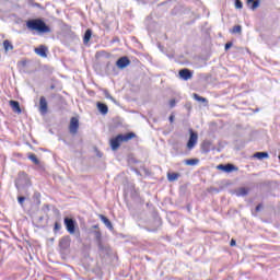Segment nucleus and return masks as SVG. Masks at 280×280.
<instances>
[{"instance_id": "f257e3e1", "label": "nucleus", "mask_w": 280, "mask_h": 280, "mask_svg": "<svg viewBox=\"0 0 280 280\" xmlns=\"http://www.w3.org/2000/svg\"><path fill=\"white\" fill-rule=\"evenodd\" d=\"M26 27L30 32H37V34H51V28L40 18L26 21Z\"/></svg>"}, {"instance_id": "f03ea898", "label": "nucleus", "mask_w": 280, "mask_h": 280, "mask_svg": "<svg viewBox=\"0 0 280 280\" xmlns=\"http://www.w3.org/2000/svg\"><path fill=\"white\" fill-rule=\"evenodd\" d=\"M136 137H137V135H135V132H128L126 135H118L110 140V148L114 151L119 150V147L121 145V143H126V142L130 141V139H135Z\"/></svg>"}, {"instance_id": "7ed1b4c3", "label": "nucleus", "mask_w": 280, "mask_h": 280, "mask_svg": "<svg viewBox=\"0 0 280 280\" xmlns=\"http://www.w3.org/2000/svg\"><path fill=\"white\" fill-rule=\"evenodd\" d=\"M31 185L32 179L30 178V175H27L25 171L19 172L18 177L15 178V187L18 191H21V189H28Z\"/></svg>"}, {"instance_id": "20e7f679", "label": "nucleus", "mask_w": 280, "mask_h": 280, "mask_svg": "<svg viewBox=\"0 0 280 280\" xmlns=\"http://www.w3.org/2000/svg\"><path fill=\"white\" fill-rule=\"evenodd\" d=\"M59 247L61 253H69V248L71 247V237L63 236L59 242Z\"/></svg>"}, {"instance_id": "39448f33", "label": "nucleus", "mask_w": 280, "mask_h": 280, "mask_svg": "<svg viewBox=\"0 0 280 280\" xmlns=\"http://www.w3.org/2000/svg\"><path fill=\"white\" fill-rule=\"evenodd\" d=\"M189 139L187 142V149L188 150H194V148H196V143H198V133H196V131L194 130H189Z\"/></svg>"}, {"instance_id": "423d86ee", "label": "nucleus", "mask_w": 280, "mask_h": 280, "mask_svg": "<svg viewBox=\"0 0 280 280\" xmlns=\"http://www.w3.org/2000/svg\"><path fill=\"white\" fill-rule=\"evenodd\" d=\"M63 224H65L68 233H70V235H73V233H75V220H73L69 217H66L63 219Z\"/></svg>"}, {"instance_id": "0eeeda50", "label": "nucleus", "mask_w": 280, "mask_h": 280, "mask_svg": "<svg viewBox=\"0 0 280 280\" xmlns=\"http://www.w3.org/2000/svg\"><path fill=\"white\" fill-rule=\"evenodd\" d=\"M80 129V120L78 117H72L70 119L69 132L70 135H78V130Z\"/></svg>"}, {"instance_id": "6e6552de", "label": "nucleus", "mask_w": 280, "mask_h": 280, "mask_svg": "<svg viewBox=\"0 0 280 280\" xmlns=\"http://www.w3.org/2000/svg\"><path fill=\"white\" fill-rule=\"evenodd\" d=\"M180 80H191L194 78V72L187 68L180 69L179 72Z\"/></svg>"}, {"instance_id": "1a4fd4ad", "label": "nucleus", "mask_w": 280, "mask_h": 280, "mask_svg": "<svg viewBox=\"0 0 280 280\" xmlns=\"http://www.w3.org/2000/svg\"><path fill=\"white\" fill-rule=\"evenodd\" d=\"M130 66V59H128V57H120L117 61H116V67H118V69H126V67Z\"/></svg>"}, {"instance_id": "9d476101", "label": "nucleus", "mask_w": 280, "mask_h": 280, "mask_svg": "<svg viewBox=\"0 0 280 280\" xmlns=\"http://www.w3.org/2000/svg\"><path fill=\"white\" fill-rule=\"evenodd\" d=\"M39 113L47 115V98H45V96H40L39 98Z\"/></svg>"}, {"instance_id": "9b49d317", "label": "nucleus", "mask_w": 280, "mask_h": 280, "mask_svg": "<svg viewBox=\"0 0 280 280\" xmlns=\"http://www.w3.org/2000/svg\"><path fill=\"white\" fill-rule=\"evenodd\" d=\"M10 106H11L13 113H16L18 115H21V113H23L19 101H10Z\"/></svg>"}, {"instance_id": "f8f14e48", "label": "nucleus", "mask_w": 280, "mask_h": 280, "mask_svg": "<svg viewBox=\"0 0 280 280\" xmlns=\"http://www.w3.org/2000/svg\"><path fill=\"white\" fill-rule=\"evenodd\" d=\"M218 170H222L223 172H235L237 170V167H235V165L233 164H220L218 166Z\"/></svg>"}, {"instance_id": "ddd939ff", "label": "nucleus", "mask_w": 280, "mask_h": 280, "mask_svg": "<svg viewBox=\"0 0 280 280\" xmlns=\"http://www.w3.org/2000/svg\"><path fill=\"white\" fill-rule=\"evenodd\" d=\"M100 220L105 224V226L109 230L113 231V222L108 218H106L104 214H100Z\"/></svg>"}, {"instance_id": "4468645a", "label": "nucleus", "mask_w": 280, "mask_h": 280, "mask_svg": "<svg viewBox=\"0 0 280 280\" xmlns=\"http://www.w3.org/2000/svg\"><path fill=\"white\" fill-rule=\"evenodd\" d=\"M35 54L42 58H47V47L39 46L38 48H35Z\"/></svg>"}, {"instance_id": "2eb2a0df", "label": "nucleus", "mask_w": 280, "mask_h": 280, "mask_svg": "<svg viewBox=\"0 0 280 280\" xmlns=\"http://www.w3.org/2000/svg\"><path fill=\"white\" fill-rule=\"evenodd\" d=\"M96 106L101 115H108V105L98 102Z\"/></svg>"}, {"instance_id": "dca6fc26", "label": "nucleus", "mask_w": 280, "mask_h": 280, "mask_svg": "<svg viewBox=\"0 0 280 280\" xmlns=\"http://www.w3.org/2000/svg\"><path fill=\"white\" fill-rule=\"evenodd\" d=\"M259 3H261L259 0H247L249 10H257V8H259Z\"/></svg>"}, {"instance_id": "f3484780", "label": "nucleus", "mask_w": 280, "mask_h": 280, "mask_svg": "<svg viewBox=\"0 0 280 280\" xmlns=\"http://www.w3.org/2000/svg\"><path fill=\"white\" fill-rule=\"evenodd\" d=\"M194 100H196V102H201L202 104H205V106H209V100L198 95L197 93L192 94Z\"/></svg>"}, {"instance_id": "a211bd4d", "label": "nucleus", "mask_w": 280, "mask_h": 280, "mask_svg": "<svg viewBox=\"0 0 280 280\" xmlns=\"http://www.w3.org/2000/svg\"><path fill=\"white\" fill-rule=\"evenodd\" d=\"M91 36H93V31H91V28H88L83 36L84 45L89 44V42L91 40Z\"/></svg>"}, {"instance_id": "6ab92c4d", "label": "nucleus", "mask_w": 280, "mask_h": 280, "mask_svg": "<svg viewBox=\"0 0 280 280\" xmlns=\"http://www.w3.org/2000/svg\"><path fill=\"white\" fill-rule=\"evenodd\" d=\"M248 188H246V187H241V188H237L236 190H235V194H236V196H238V197H241V196H248Z\"/></svg>"}, {"instance_id": "aec40b11", "label": "nucleus", "mask_w": 280, "mask_h": 280, "mask_svg": "<svg viewBox=\"0 0 280 280\" xmlns=\"http://www.w3.org/2000/svg\"><path fill=\"white\" fill-rule=\"evenodd\" d=\"M178 178H180L179 173H168L167 174V179L170 180V183H174V180H178Z\"/></svg>"}, {"instance_id": "412c9836", "label": "nucleus", "mask_w": 280, "mask_h": 280, "mask_svg": "<svg viewBox=\"0 0 280 280\" xmlns=\"http://www.w3.org/2000/svg\"><path fill=\"white\" fill-rule=\"evenodd\" d=\"M268 152H256L254 154V159H258V161H262V159H268Z\"/></svg>"}, {"instance_id": "4be33fe9", "label": "nucleus", "mask_w": 280, "mask_h": 280, "mask_svg": "<svg viewBox=\"0 0 280 280\" xmlns=\"http://www.w3.org/2000/svg\"><path fill=\"white\" fill-rule=\"evenodd\" d=\"M3 47H4V51H12V49H14V46L8 39L3 42Z\"/></svg>"}, {"instance_id": "5701e85b", "label": "nucleus", "mask_w": 280, "mask_h": 280, "mask_svg": "<svg viewBox=\"0 0 280 280\" xmlns=\"http://www.w3.org/2000/svg\"><path fill=\"white\" fill-rule=\"evenodd\" d=\"M184 163H185V165L194 166V165H198L200 163V160L189 159V160H185Z\"/></svg>"}, {"instance_id": "b1692460", "label": "nucleus", "mask_w": 280, "mask_h": 280, "mask_svg": "<svg viewBox=\"0 0 280 280\" xmlns=\"http://www.w3.org/2000/svg\"><path fill=\"white\" fill-rule=\"evenodd\" d=\"M30 161H32L35 165H40V160L36 156V154L31 153L28 155Z\"/></svg>"}, {"instance_id": "393cba45", "label": "nucleus", "mask_w": 280, "mask_h": 280, "mask_svg": "<svg viewBox=\"0 0 280 280\" xmlns=\"http://www.w3.org/2000/svg\"><path fill=\"white\" fill-rule=\"evenodd\" d=\"M210 147L211 144L209 142H203L201 145L202 152H205L206 154L209 153L211 151Z\"/></svg>"}, {"instance_id": "a878e982", "label": "nucleus", "mask_w": 280, "mask_h": 280, "mask_svg": "<svg viewBox=\"0 0 280 280\" xmlns=\"http://www.w3.org/2000/svg\"><path fill=\"white\" fill-rule=\"evenodd\" d=\"M104 96L106 97V100H110L114 104H117V101L115 100V97H113V95H110L108 90L104 91Z\"/></svg>"}, {"instance_id": "bb28decb", "label": "nucleus", "mask_w": 280, "mask_h": 280, "mask_svg": "<svg viewBox=\"0 0 280 280\" xmlns=\"http://www.w3.org/2000/svg\"><path fill=\"white\" fill-rule=\"evenodd\" d=\"M94 238H95V242H102V232L100 230H95L94 232Z\"/></svg>"}, {"instance_id": "cd10ccee", "label": "nucleus", "mask_w": 280, "mask_h": 280, "mask_svg": "<svg viewBox=\"0 0 280 280\" xmlns=\"http://www.w3.org/2000/svg\"><path fill=\"white\" fill-rule=\"evenodd\" d=\"M230 32L231 34H242V25H235Z\"/></svg>"}, {"instance_id": "c85d7f7f", "label": "nucleus", "mask_w": 280, "mask_h": 280, "mask_svg": "<svg viewBox=\"0 0 280 280\" xmlns=\"http://www.w3.org/2000/svg\"><path fill=\"white\" fill-rule=\"evenodd\" d=\"M244 8V4L242 3L241 0H235V9L236 10H242Z\"/></svg>"}, {"instance_id": "c756f323", "label": "nucleus", "mask_w": 280, "mask_h": 280, "mask_svg": "<svg viewBox=\"0 0 280 280\" xmlns=\"http://www.w3.org/2000/svg\"><path fill=\"white\" fill-rule=\"evenodd\" d=\"M60 229H62V224H60V222H55V226H54V231L55 233H58V231H60Z\"/></svg>"}, {"instance_id": "7c9ffc66", "label": "nucleus", "mask_w": 280, "mask_h": 280, "mask_svg": "<svg viewBox=\"0 0 280 280\" xmlns=\"http://www.w3.org/2000/svg\"><path fill=\"white\" fill-rule=\"evenodd\" d=\"M96 244L98 246V250H102V252L106 250V246H104V243L102 241H98Z\"/></svg>"}, {"instance_id": "2f4dec72", "label": "nucleus", "mask_w": 280, "mask_h": 280, "mask_svg": "<svg viewBox=\"0 0 280 280\" xmlns=\"http://www.w3.org/2000/svg\"><path fill=\"white\" fill-rule=\"evenodd\" d=\"M18 202H19V205H21V207H23V205L25 202V197L24 196H19L18 197Z\"/></svg>"}, {"instance_id": "473e14b6", "label": "nucleus", "mask_w": 280, "mask_h": 280, "mask_svg": "<svg viewBox=\"0 0 280 280\" xmlns=\"http://www.w3.org/2000/svg\"><path fill=\"white\" fill-rule=\"evenodd\" d=\"M231 47H233V43L229 42L225 44V51H229V49H231Z\"/></svg>"}, {"instance_id": "72a5a7b5", "label": "nucleus", "mask_w": 280, "mask_h": 280, "mask_svg": "<svg viewBox=\"0 0 280 280\" xmlns=\"http://www.w3.org/2000/svg\"><path fill=\"white\" fill-rule=\"evenodd\" d=\"M175 106H176V100L173 98L170 101V107L174 108Z\"/></svg>"}, {"instance_id": "f704fd0d", "label": "nucleus", "mask_w": 280, "mask_h": 280, "mask_svg": "<svg viewBox=\"0 0 280 280\" xmlns=\"http://www.w3.org/2000/svg\"><path fill=\"white\" fill-rule=\"evenodd\" d=\"M261 207H262V206H261V203H259L258 206H256V209H255V211H256V212H259V211H261Z\"/></svg>"}, {"instance_id": "c9c22d12", "label": "nucleus", "mask_w": 280, "mask_h": 280, "mask_svg": "<svg viewBox=\"0 0 280 280\" xmlns=\"http://www.w3.org/2000/svg\"><path fill=\"white\" fill-rule=\"evenodd\" d=\"M168 119L171 124H174V119H175L174 115H171Z\"/></svg>"}, {"instance_id": "e433bc0d", "label": "nucleus", "mask_w": 280, "mask_h": 280, "mask_svg": "<svg viewBox=\"0 0 280 280\" xmlns=\"http://www.w3.org/2000/svg\"><path fill=\"white\" fill-rule=\"evenodd\" d=\"M235 244H236L235 240L232 238L230 242V246H235Z\"/></svg>"}, {"instance_id": "4c0bfd02", "label": "nucleus", "mask_w": 280, "mask_h": 280, "mask_svg": "<svg viewBox=\"0 0 280 280\" xmlns=\"http://www.w3.org/2000/svg\"><path fill=\"white\" fill-rule=\"evenodd\" d=\"M147 231H149L150 233H155L156 229H153V230L147 229Z\"/></svg>"}, {"instance_id": "58836bf2", "label": "nucleus", "mask_w": 280, "mask_h": 280, "mask_svg": "<svg viewBox=\"0 0 280 280\" xmlns=\"http://www.w3.org/2000/svg\"><path fill=\"white\" fill-rule=\"evenodd\" d=\"M92 229L97 230V229H100V225L95 224V225L92 226Z\"/></svg>"}, {"instance_id": "ea45409f", "label": "nucleus", "mask_w": 280, "mask_h": 280, "mask_svg": "<svg viewBox=\"0 0 280 280\" xmlns=\"http://www.w3.org/2000/svg\"><path fill=\"white\" fill-rule=\"evenodd\" d=\"M38 196H40V194H38V192H35V194H34V197H35V198H38Z\"/></svg>"}, {"instance_id": "a19ab883", "label": "nucleus", "mask_w": 280, "mask_h": 280, "mask_svg": "<svg viewBox=\"0 0 280 280\" xmlns=\"http://www.w3.org/2000/svg\"><path fill=\"white\" fill-rule=\"evenodd\" d=\"M35 7H36V8H40V4H39V3H35Z\"/></svg>"}, {"instance_id": "79ce46f5", "label": "nucleus", "mask_w": 280, "mask_h": 280, "mask_svg": "<svg viewBox=\"0 0 280 280\" xmlns=\"http://www.w3.org/2000/svg\"><path fill=\"white\" fill-rule=\"evenodd\" d=\"M278 160L280 161V153L278 154Z\"/></svg>"}]
</instances>
